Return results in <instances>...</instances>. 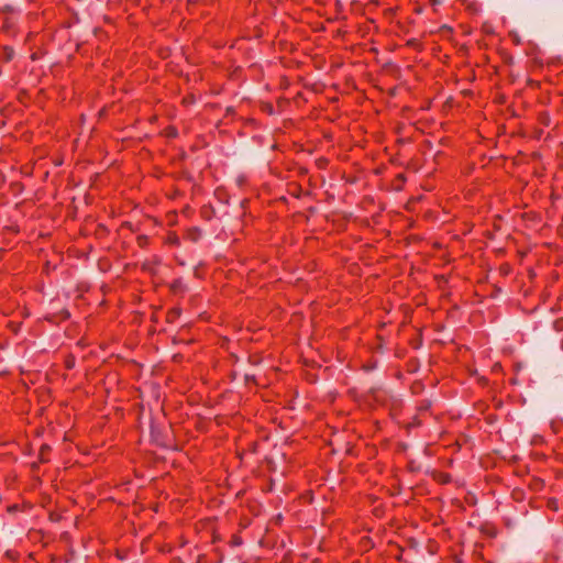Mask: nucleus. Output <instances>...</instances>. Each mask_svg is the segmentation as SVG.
Listing matches in <instances>:
<instances>
[{"instance_id": "f257e3e1", "label": "nucleus", "mask_w": 563, "mask_h": 563, "mask_svg": "<svg viewBox=\"0 0 563 563\" xmlns=\"http://www.w3.org/2000/svg\"><path fill=\"white\" fill-rule=\"evenodd\" d=\"M547 506L549 509H551L553 511H556L559 509L558 501H556V499H553V498L548 500Z\"/></svg>"}, {"instance_id": "f03ea898", "label": "nucleus", "mask_w": 563, "mask_h": 563, "mask_svg": "<svg viewBox=\"0 0 563 563\" xmlns=\"http://www.w3.org/2000/svg\"><path fill=\"white\" fill-rule=\"evenodd\" d=\"M73 366V362H67V367L70 368Z\"/></svg>"}]
</instances>
